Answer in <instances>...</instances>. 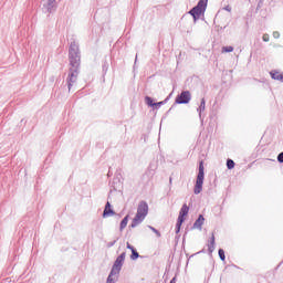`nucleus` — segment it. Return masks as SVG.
Returning <instances> with one entry per match:
<instances>
[{"mask_svg":"<svg viewBox=\"0 0 283 283\" xmlns=\"http://www.w3.org/2000/svg\"><path fill=\"white\" fill-rule=\"evenodd\" d=\"M70 65L73 70H78L81 66V52L78 51V44L72 42L69 49Z\"/></svg>","mask_w":283,"mask_h":283,"instance_id":"f257e3e1","label":"nucleus"},{"mask_svg":"<svg viewBox=\"0 0 283 283\" xmlns=\"http://www.w3.org/2000/svg\"><path fill=\"white\" fill-rule=\"evenodd\" d=\"M147 213H149V206L145 201H140L137 207V213L133 219L130 227L135 229V227L143 223L145 218H147Z\"/></svg>","mask_w":283,"mask_h":283,"instance_id":"f03ea898","label":"nucleus"},{"mask_svg":"<svg viewBox=\"0 0 283 283\" xmlns=\"http://www.w3.org/2000/svg\"><path fill=\"white\" fill-rule=\"evenodd\" d=\"M125 252H123L115 261L111 274L108 275L107 282H112V277L114 275H118L120 273V269H123V264L125 262Z\"/></svg>","mask_w":283,"mask_h":283,"instance_id":"7ed1b4c3","label":"nucleus"},{"mask_svg":"<svg viewBox=\"0 0 283 283\" xmlns=\"http://www.w3.org/2000/svg\"><path fill=\"white\" fill-rule=\"evenodd\" d=\"M202 185H205V165L202 161L199 165V172L195 185V193L198 195L202 191Z\"/></svg>","mask_w":283,"mask_h":283,"instance_id":"20e7f679","label":"nucleus"},{"mask_svg":"<svg viewBox=\"0 0 283 283\" xmlns=\"http://www.w3.org/2000/svg\"><path fill=\"white\" fill-rule=\"evenodd\" d=\"M205 10H207V2L205 0H200L198 4L189 11V14H191L195 20L200 19V15Z\"/></svg>","mask_w":283,"mask_h":283,"instance_id":"39448f33","label":"nucleus"},{"mask_svg":"<svg viewBox=\"0 0 283 283\" xmlns=\"http://www.w3.org/2000/svg\"><path fill=\"white\" fill-rule=\"evenodd\" d=\"M189 214V206L186 203L181 207L179 217L176 224V233H180V227H182V222H185V218Z\"/></svg>","mask_w":283,"mask_h":283,"instance_id":"423d86ee","label":"nucleus"},{"mask_svg":"<svg viewBox=\"0 0 283 283\" xmlns=\"http://www.w3.org/2000/svg\"><path fill=\"white\" fill-rule=\"evenodd\" d=\"M189 101H191V93L189 91H184L176 97L175 103H177V105H187Z\"/></svg>","mask_w":283,"mask_h":283,"instance_id":"0eeeda50","label":"nucleus"},{"mask_svg":"<svg viewBox=\"0 0 283 283\" xmlns=\"http://www.w3.org/2000/svg\"><path fill=\"white\" fill-rule=\"evenodd\" d=\"M78 69H71V74L69 75V90H71L72 85H74V82L76 81L77 76H78Z\"/></svg>","mask_w":283,"mask_h":283,"instance_id":"6e6552de","label":"nucleus"},{"mask_svg":"<svg viewBox=\"0 0 283 283\" xmlns=\"http://www.w3.org/2000/svg\"><path fill=\"white\" fill-rule=\"evenodd\" d=\"M109 216H114V210H112V205L107 201L103 212V218H109Z\"/></svg>","mask_w":283,"mask_h":283,"instance_id":"1a4fd4ad","label":"nucleus"},{"mask_svg":"<svg viewBox=\"0 0 283 283\" xmlns=\"http://www.w3.org/2000/svg\"><path fill=\"white\" fill-rule=\"evenodd\" d=\"M209 253H213L216 251V234H211L210 243L208 244Z\"/></svg>","mask_w":283,"mask_h":283,"instance_id":"9d476101","label":"nucleus"},{"mask_svg":"<svg viewBox=\"0 0 283 283\" xmlns=\"http://www.w3.org/2000/svg\"><path fill=\"white\" fill-rule=\"evenodd\" d=\"M270 75L274 81H281V83H283V74L282 73H280L277 71H272V72H270Z\"/></svg>","mask_w":283,"mask_h":283,"instance_id":"9b49d317","label":"nucleus"},{"mask_svg":"<svg viewBox=\"0 0 283 283\" xmlns=\"http://www.w3.org/2000/svg\"><path fill=\"white\" fill-rule=\"evenodd\" d=\"M205 224V217L202 214L199 216V218L193 223L195 229H202V226Z\"/></svg>","mask_w":283,"mask_h":283,"instance_id":"f8f14e48","label":"nucleus"},{"mask_svg":"<svg viewBox=\"0 0 283 283\" xmlns=\"http://www.w3.org/2000/svg\"><path fill=\"white\" fill-rule=\"evenodd\" d=\"M147 105H150V107H154V105H163V102L154 103V99L151 97H146Z\"/></svg>","mask_w":283,"mask_h":283,"instance_id":"ddd939ff","label":"nucleus"},{"mask_svg":"<svg viewBox=\"0 0 283 283\" xmlns=\"http://www.w3.org/2000/svg\"><path fill=\"white\" fill-rule=\"evenodd\" d=\"M129 222V217L126 216L122 222H120V231H123V229H125V227H127V223Z\"/></svg>","mask_w":283,"mask_h":283,"instance_id":"4468645a","label":"nucleus"},{"mask_svg":"<svg viewBox=\"0 0 283 283\" xmlns=\"http://www.w3.org/2000/svg\"><path fill=\"white\" fill-rule=\"evenodd\" d=\"M222 54H227L228 52H233V46H223L221 49Z\"/></svg>","mask_w":283,"mask_h":283,"instance_id":"2eb2a0df","label":"nucleus"},{"mask_svg":"<svg viewBox=\"0 0 283 283\" xmlns=\"http://www.w3.org/2000/svg\"><path fill=\"white\" fill-rule=\"evenodd\" d=\"M227 167L228 169H233V167H235V161H233V159H228Z\"/></svg>","mask_w":283,"mask_h":283,"instance_id":"dca6fc26","label":"nucleus"},{"mask_svg":"<svg viewBox=\"0 0 283 283\" xmlns=\"http://www.w3.org/2000/svg\"><path fill=\"white\" fill-rule=\"evenodd\" d=\"M132 260H138V258H139V254H138V252H136V249L135 250H132Z\"/></svg>","mask_w":283,"mask_h":283,"instance_id":"f3484780","label":"nucleus"},{"mask_svg":"<svg viewBox=\"0 0 283 283\" xmlns=\"http://www.w3.org/2000/svg\"><path fill=\"white\" fill-rule=\"evenodd\" d=\"M219 258H220V260H222V262H224V260H226L224 250H222V249L219 250Z\"/></svg>","mask_w":283,"mask_h":283,"instance_id":"a211bd4d","label":"nucleus"},{"mask_svg":"<svg viewBox=\"0 0 283 283\" xmlns=\"http://www.w3.org/2000/svg\"><path fill=\"white\" fill-rule=\"evenodd\" d=\"M205 107H206V102L205 98L201 99V104L199 106V109H201L202 112H205Z\"/></svg>","mask_w":283,"mask_h":283,"instance_id":"6ab92c4d","label":"nucleus"},{"mask_svg":"<svg viewBox=\"0 0 283 283\" xmlns=\"http://www.w3.org/2000/svg\"><path fill=\"white\" fill-rule=\"evenodd\" d=\"M150 229H151V231H153L154 233H156L157 238H160V232H159L158 230H156V228L150 227Z\"/></svg>","mask_w":283,"mask_h":283,"instance_id":"aec40b11","label":"nucleus"},{"mask_svg":"<svg viewBox=\"0 0 283 283\" xmlns=\"http://www.w3.org/2000/svg\"><path fill=\"white\" fill-rule=\"evenodd\" d=\"M277 161L283 163V153H280L277 156Z\"/></svg>","mask_w":283,"mask_h":283,"instance_id":"412c9836","label":"nucleus"},{"mask_svg":"<svg viewBox=\"0 0 283 283\" xmlns=\"http://www.w3.org/2000/svg\"><path fill=\"white\" fill-rule=\"evenodd\" d=\"M126 247H127V249H129L130 251H134V250H135L134 247H132V244H129V242L126 243Z\"/></svg>","mask_w":283,"mask_h":283,"instance_id":"4be33fe9","label":"nucleus"},{"mask_svg":"<svg viewBox=\"0 0 283 283\" xmlns=\"http://www.w3.org/2000/svg\"><path fill=\"white\" fill-rule=\"evenodd\" d=\"M263 41L269 42V35L268 34L263 35Z\"/></svg>","mask_w":283,"mask_h":283,"instance_id":"5701e85b","label":"nucleus"},{"mask_svg":"<svg viewBox=\"0 0 283 283\" xmlns=\"http://www.w3.org/2000/svg\"><path fill=\"white\" fill-rule=\"evenodd\" d=\"M224 10H226L227 12H231V6H227V7L224 8Z\"/></svg>","mask_w":283,"mask_h":283,"instance_id":"b1692460","label":"nucleus"}]
</instances>
